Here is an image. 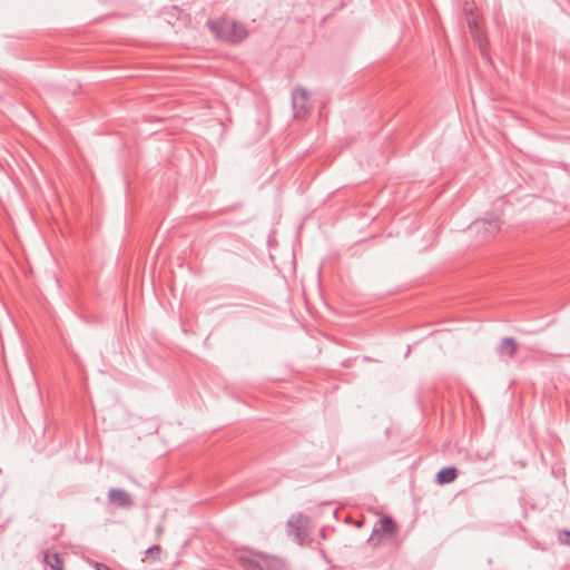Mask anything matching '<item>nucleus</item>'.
<instances>
[{
    "mask_svg": "<svg viewBox=\"0 0 570 570\" xmlns=\"http://www.w3.org/2000/svg\"><path fill=\"white\" fill-rule=\"evenodd\" d=\"M518 352V344L512 337H503L498 346V353L502 357L512 358Z\"/></svg>",
    "mask_w": 570,
    "mask_h": 570,
    "instance_id": "0eeeda50",
    "label": "nucleus"
},
{
    "mask_svg": "<svg viewBox=\"0 0 570 570\" xmlns=\"http://www.w3.org/2000/svg\"><path fill=\"white\" fill-rule=\"evenodd\" d=\"M43 561L47 566H49L52 570H63V560L61 556L57 552L49 553L47 552L43 557Z\"/></svg>",
    "mask_w": 570,
    "mask_h": 570,
    "instance_id": "9d476101",
    "label": "nucleus"
},
{
    "mask_svg": "<svg viewBox=\"0 0 570 570\" xmlns=\"http://www.w3.org/2000/svg\"><path fill=\"white\" fill-rule=\"evenodd\" d=\"M97 570H111L108 566L104 563H96Z\"/></svg>",
    "mask_w": 570,
    "mask_h": 570,
    "instance_id": "ddd939ff",
    "label": "nucleus"
},
{
    "mask_svg": "<svg viewBox=\"0 0 570 570\" xmlns=\"http://www.w3.org/2000/svg\"><path fill=\"white\" fill-rule=\"evenodd\" d=\"M396 531V523L391 517L382 518L373 528V533L381 535H391Z\"/></svg>",
    "mask_w": 570,
    "mask_h": 570,
    "instance_id": "6e6552de",
    "label": "nucleus"
},
{
    "mask_svg": "<svg viewBox=\"0 0 570 570\" xmlns=\"http://www.w3.org/2000/svg\"><path fill=\"white\" fill-rule=\"evenodd\" d=\"M237 561L245 570H287L283 559L255 551H240Z\"/></svg>",
    "mask_w": 570,
    "mask_h": 570,
    "instance_id": "f03ea898",
    "label": "nucleus"
},
{
    "mask_svg": "<svg viewBox=\"0 0 570 570\" xmlns=\"http://www.w3.org/2000/svg\"><path fill=\"white\" fill-rule=\"evenodd\" d=\"M469 27H470V29H471V30H472L473 28H475V27H476L475 21H469Z\"/></svg>",
    "mask_w": 570,
    "mask_h": 570,
    "instance_id": "4468645a",
    "label": "nucleus"
},
{
    "mask_svg": "<svg viewBox=\"0 0 570 570\" xmlns=\"http://www.w3.org/2000/svg\"><path fill=\"white\" fill-rule=\"evenodd\" d=\"M308 523V517L304 515L303 513L293 515L287 522L289 534H293L301 544L307 537Z\"/></svg>",
    "mask_w": 570,
    "mask_h": 570,
    "instance_id": "39448f33",
    "label": "nucleus"
},
{
    "mask_svg": "<svg viewBox=\"0 0 570 570\" xmlns=\"http://www.w3.org/2000/svg\"><path fill=\"white\" fill-rule=\"evenodd\" d=\"M210 32L218 39L230 45L238 43L247 38V29L229 18H218L207 21Z\"/></svg>",
    "mask_w": 570,
    "mask_h": 570,
    "instance_id": "f257e3e1",
    "label": "nucleus"
},
{
    "mask_svg": "<svg viewBox=\"0 0 570 570\" xmlns=\"http://www.w3.org/2000/svg\"><path fill=\"white\" fill-rule=\"evenodd\" d=\"M108 502L121 509H130L134 507L131 495L122 489L111 488L108 491Z\"/></svg>",
    "mask_w": 570,
    "mask_h": 570,
    "instance_id": "423d86ee",
    "label": "nucleus"
},
{
    "mask_svg": "<svg viewBox=\"0 0 570 570\" xmlns=\"http://www.w3.org/2000/svg\"><path fill=\"white\" fill-rule=\"evenodd\" d=\"M557 537L560 544L570 547V530H558Z\"/></svg>",
    "mask_w": 570,
    "mask_h": 570,
    "instance_id": "9b49d317",
    "label": "nucleus"
},
{
    "mask_svg": "<svg viewBox=\"0 0 570 570\" xmlns=\"http://www.w3.org/2000/svg\"><path fill=\"white\" fill-rule=\"evenodd\" d=\"M458 470L454 466L441 469L436 474V482L439 484H448L456 479Z\"/></svg>",
    "mask_w": 570,
    "mask_h": 570,
    "instance_id": "1a4fd4ad",
    "label": "nucleus"
},
{
    "mask_svg": "<svg viewBox=\"0 0 570 570\" xmlns=\"http://www.w3.org/2000/svg\"><path fill=\"white\" fill-rule=\"evenodd\" d=\"M160 551L161 549L159 546H153L146 550V556L151 557L153 559H158Z\"/></svg>",
    "mask_w": 570,
    "mask_h": 570,
    "instance_id": "f8f14e48",
    "label": "nucleus"
},
{
    "mask_svg": "<svg viewBox=\"0 0 570 570\" xmlns=\"http://www.w3.org/2000/svg\"><path fill=\"white\" fill-rule=\"evenodd\" d=\"M470 229L476 234H481L482 240H489L500 232V223L497 217L478 219L472 223Z\"/></svg>",
    "mask_w": 570,
    "mask_h": 570,
    "instance_id": "20e7f679",
    "label": "nucleus"
},
{
    "mask_svg": "<svg viewBox=\"0 0 570 570\" xmlns=\"http://www.w3.org/2000/svg\"><path fill=\"white\" fill-rule=\"evenodd\" d=\"M292 106L295 118H304L311 110L309 95L305 88L297 87L292 91Z\"/></svg>",
    "mask_w": 570,
    "mask_h": 570,
    "instance_id": "7ed1b4c3",
    "label": "nucleus"
}]
</instances>
